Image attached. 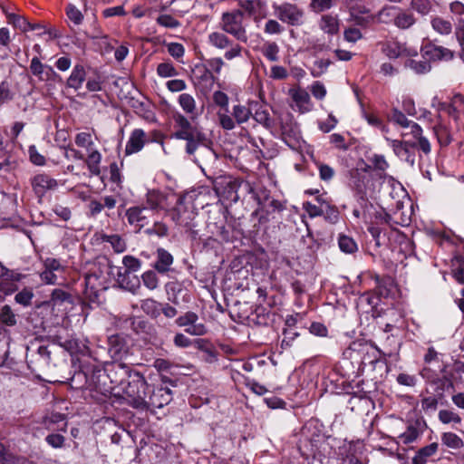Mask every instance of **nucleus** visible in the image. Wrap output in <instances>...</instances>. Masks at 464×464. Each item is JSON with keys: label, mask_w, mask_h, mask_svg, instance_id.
<instances>
[{"label": "nucleus", "mask_w": 464, "mask_h": 464, "mask_svg": "<svg viewBox=\"0 0 464 464\" xmlns=\"http://www.w3.org/2000/svg\"><path fill=\"white\" fill-rule=\"evenodd\" d=\"M244 13L239 10L225 12L221 15L219 26L221 31H214L208 35V43L219 51H225L224 59L231 61L242 57L243 47L235 43L227 34L236 40L246 43L248 36L243 24Z\"/></svg>", "instance_id": "f257e3e1"}, {"label": "nucleus", "mask_w": 464, "mask_h": 464, "mask_svg": "<svg viewBox=\"0 0 464 464\" xmlns=\"http://www.w3.org/2000/svg\"><path fill=\"white\" fill-rule=\"evenodd\" d=\"M390 121L403 129L401 131L402 138L412 137L418 140L420 150L424 154L428 155L430 152V143L428 139L423 136L422 129L418 123L408 120L405 114L397 108L392 110Z\"/></svg>", "instance_id": "f03ea898"}, {"label": "nucleus", "mask_w": 464, "mask_h": 464, "mask_svg": "<svg viewBox=\"0 0 464 464\" xmlns=\"http://www.w3.org/2000/svg\"><path fill=\"white\" fill-rule=\"evenodd\" d=\"M149 388L150 385L144 376L140 372H135L122 389L124 400L132 408L141 411L142 406L146 403Z\"/></svg>", "instance_id": "7ed1b4c3"}, {"label": "nucleus", "mask_w": 464, "mask_h": 464, "mask_svg": "<svg viewBox=\"0 0 464 464\" xmlns=\"http://www.w3.org/2000/svg\"><path fill=\"white\" fill-rule=\"evenodd\" d=\"M244 183L246 181L230 175H220L212 179L213 189L217 195L233 202L239 199V191H244Z\"/></svg>", "instance_id": "20e7f679"}, {"label": "nucleus", "mask_w": 464, "mask_h": 464, "mask_svg": "<svg viewBox=\"0 0 464 464\" xmlns=\"http://www.w3.org/2000/svg\"><path fill=\"white\" fill-rule=\"evenodd\" d=\"M275 16L284 24L291 26H300L304 23V10L295 4L284 2L273 4Z\"/></svg>", "instance_id": "39448f33"}, {"label": "nucleus", "mask_w": 464, "mask_h": 464, "mask_svg": "<svg viewBox=\"0 0 464 464\" xmlns=\"http://www.w3.org/2000/svg\"><path fill=\"white\" fill-rule=\"evenodd\" d=\"M386 140L392 149L394 154L401 160L406 161L411 166L415 164V152L414 149H420L417 140L411 138H403V140H392L387 138Z\"/></svg>", "instance_id": "423d86ee"}, {"label": "nucleus", "mask_w": 464, "mask_h": 464, "mask_svg": "<svg viewBox=\"0 0 464 464\" xmlns=\"http://www.w3.org/2000/svg\"><path fill=\"white\" fill-rule=\"evenodd\" d=\"M169 213L178 226L189 229L194 227L193 220L196 218V212L191 207L186 205L185 197H178L175 207Z\"/></svg>", "instance_id": "0eeeda50"}, {"label": "nucleus", "mask_w": 464, "mask_h": 464, "mask_svg": "<svg viewBox=\"0 0 464 464\" xmlns=\"http://www.w3.org/2000/svg\"><path fill=\"white\" fill-rule=\"evenodd\" d=\"M171 392L165 387L149 388L146 403L142 406L141 411H154L156 409H160L169 404L171 401Z\"/></svg>", "instance_id": "6e6552de"}, {"label": "nucleus", "mask_w": 464, "mask_h": 464, "mask_svg": "<svg viewBox=\"0 0 464 464\" xmlns=\"http://www.w3.org/2000/svg\"><path fill=\"white\" fill-rule=\"evenodd\" d=\"M175 323L179 327H185V332L193 336H202L208 333L207 326L199 323L198 315L191 311L179 316Z\"/></svg>", "instance_id": "1a4fd4ad"}, {"label": "nucleus", "mask_w": 464, "mask_h": 464, "mask_svg": "<svg viewBox=\"0 0 464 464\" xmlns=\"http://www.w3.org/2000/svg\"><path fill=\"white\" fill-rule=\"evenodd\" d=\"M104 372L107 381L109 380L111 385L114 388L115 386L122 385L127 379L130 380V375L135 373L136 371H131L130 366L115 361L109 364Z\"/></svg>", "instance_id": "9d476101"}, {"label": "nucleus", "mask_w": 464, "mask_h": 464, "mask_svg": "<svg viewBox=\"0 0 464 464\" xmlns=\"http://www.w3.org/2000/svg\"><path fill=\"white\" fill-rule=\"evenodd\" d=\"M370 176L366 169H353L350 171V187L356 191L362 203H367L366 190L370 182Z\"/></svg>", "instance_id": "9b49d317"}, {"label": "nucleus", "mask_w": 464, "mask_h": 464, "mask_svg": "<svg viewBox=\"0 0 464 464\" xmlns=\"http://www.w3.org/2000/svg\"><path fill=\"white\" fill-rule=\"evenodd\" d=\"M88 390L107 396L113 390V386L108 384L107 376L103 370L92 368L91 372L89 371Z\"/></svg>", "instance_id": "f8f14e48"}, {"label": "nucleus", "mask_w": 464, "mask_h": 464, "mask_svg": "<svg viewBox=\"0 0 464 464\" xmlns=\"http://www.w3.org/2000/svg\"><path fill=\"white\" fill-rule=\"evenodd\" d=\"M244 191L252 195V198L258 204V208L253 212V216H258L259 222L267 221L268 218L264 215V205L270 198L269 191L265 188H255L246 181L244 183Z\"/></svg>", "instance_id": "ddd939ff"}, {"label": "nucleus", "mask_w": 464, "mask_h": 464, "mask_svg": "<svg viewBox=\"0 0 464 464\" xmlns=\"http://www.w3.org/2000/svg\"><path fill=\"white\" fill-rule=\"evenodd\" d=\"M175 132L172 137L178 140L191 138L192 134L201 132L202 130L193 126L191 122L183 114L178 112L173 115Z\"/></svg>", "instance_id": "4468645a"}, {"label": "nucleus", "mask_w": 464, "mask_h": 464, "mask_svg": "<svg viewBox=\"0 0 464 464\" xmlns=\"http://www.w3.org/2000/svg\"><path fill=\"white\" fill-rule=\"evenodd\" d=\"M31 185L35 195L42 198L47 191L56 189L58 181L46 173H40L32 178Z\"/></svg>", "instance_id": "2eb2a0df"}, {"label": "nucleus", "mask_w": 464, "mask_h": 464, "mask_svg": "<svg viewBox=\"0 0 464 464\" xmlns=\"http://www.w3.org/2000/svg\"><path fill=\"white\" fill-rule=\"evenodd\" d=\"M108 351L114 361H120L129 354V345L123 336L113 334L108 338Z\"/></svg>", "instance_id": "dca6fc26"}, {"label": "nucleus", "mask_w": 464, "mask_h": 464, "mask_svg": "<svg viewBox=\"0 0 464 464\" xmlns=\"http://www.w3.org/2000/svg\"><path fill=\"white\" fill-rule=\"evenodd\" d=\"M127 220L130 225L135 226L140 230L150 222L149 208L143 206L130 207L126 210Z\"/></svg>", "instance_id": "f3484780"}, {"label": "nucleus", "mask_w": 464, "mask_h": 464, "mask_svg": "<svg viewBox=\"0 0 464 464\" xmlns=\"http://www.w3.org/2000/svg\"><path fill=\"white\" fill-rule=\"evenodd\" d=\"M29 68L31 73L42 82H48L58 76L52 66L43 63L36 56L32 58Z\"/></svg>", "instance_id": "a211bd4d"}, {"label": "nucleus", "mask_w": 464, "mask_h": 464, "mask_svg": "<svg viewBox=\"0 0 464 464\" xmlns=\"http://www.w3.org/2000/svg\"><path fill=\"white\" fill-rule=\"evenodd\" d=\"M422 57L430 61H450L454 57L451 50L435 44H426L422 49Z\"/></svg>", "instance_id": "6ab92c4d"}, {"label": "nucleus", "mask_w": 464, "mask_h": 464, "mask_svg": "<svg viewBox=\"0 0 464 464\" xmlns=\"http://www.w3.org/2000/svg\"><path fill=\"white\" fill-rule=\"evenodd\" d=\"M148 142V137L141 129H134L125 146V154L131 155L140 152Z\"/></svg>", "instance_id": "aec40b11"}, {"label": "nucleus", "mask_w": 464, "mask_h": 464, "mask_svg": "<svg viewBox=\"0 0 464 464\" xmlns=\"http://www.w3.org/2000/svg\"><path fill=\"white\" fill-rule=\"evenodd\" d=\"M52 352L45 345H40L35 353L32 355L31 362L34 364V371H44L52 365Z\"/></svg>", "instance_id": "412c9836"}, {"label": "nucleus", "mask_w": 464, "mask_h": 464, "mask_svg": "<svg viewBox=\"0 0 464 464\" xmlns=\"http://www.w3.org/2000/svg\"><path fill=\"white\" fill-rule=\"evenodd\" d=\"M289 95L295 102L298 111L301 113L307 112L312 108L309 93L302 88H293L289 90Z\"/></svg>", "instance_id": "4be33fe9"}, {"label": "nucleus", "mask_w": 464, "mask_h": 464, "mask_svg": "<svg viewBox=\"0 0 464 464\" xmlns=\"http://www.w3.org/2000/svg\"><path fill=\"white\" fill-rule=\"evenodd\" d=\"M318 26L324 34L334 36L340 31V19L331 14H324L318 21Z\"/></svg>", "instance_id": "5701e85b"}, {"label": "nucleus", "mask_w": 464, "mask_h": 464, "mask_svg": "<svg viewBox=\"0 0 464 464\" xmlns=\"http://www.w3.org/2000/svg\"><path fill=\"white\" fill-rule=\"evenodd\" d=\"M44 424L49 430V435H59L58 432L65 431L67 422L65 416L61 413H53L44 420Z\"/></svg>", "instance_id": "b1692460"}, {"label": "nucleus", "mask_w": 464, "mask_h": 464, "mask_svg": "<svg viewBox=\"0 0 464 464\" xmlns=\"http://www.w3.org/2000/svg\"><path fill=\"white\" fill-rule=\"evenodd\" d=\"M172 255L164 248H159L157 250V259L154 264V268L161 274H165L170 270V266L173 264Z\"/></svg>", "instance_id": "393cba45"}, {"label": "nucleus", "mask_w": 464, "mask_h": 464, "mask_svg": "<svg viewBox=\"0 0 464 464\" xmlns=\"http://www.w3.org/2000/svg\"><path fill=\"white\" fill-rule=\"evenodd\" d=\"M83 160L92 176H99L101 174L102 154L98 150L92 149L88 150V156Z\"/></svg>", "instance_id": "a878e982"}, {"label": "nucleus", "mask_w": 464, "mask_h": 464, "mask_svg": "<svg viewBox=\"0 0 464 464\" xmlns=\"http://www.w3.org/2000/svg\"><path fill=\"white\" fill-rule=\"evenodd\" d=\"M407 48L397 41H387L382 44V52L390 59H396L406 53Z\"/></svg>", "instance_id": "bb28decb"}, {"label": "nucleus", "mask_w": 464, "mask_h": 464, "mask_svg": "<svg viewBox=\"0 0 464 464\" xmlns=\"http://www.w3.org/2000/svg\"><path fill=\"white\" fill-rule=\"evenodd\" d=\"M165 200L166 197L163 193L158 190H150L146 195V206L144 207L149 208L150 213L154 210L163 209Z\"/></svg>", "instance_id": "cd10ccee"}, {"label": "nucleus", "mask_w": 464, "mask_h": 464, "mask_svg": "<svg viewBox=\"0 0 464 464\" xmlns=\"http://www.w3.org/2000/svg\"><path fill=\"white\" fill-rule=\"evenodd\" d=\"M85 70L84 67L81 64H76L69 78L67 79L66 85L69 88H72L74 90H79L83 82L85 81Z\"/></svg>", "instance_id": "c85d7f7f"}, {"label": "nucleus", "mask_w": 464, "mask_h": 464, "mask_svg": "<svg viewBox=\"0 0 464 464\" xmlns=\"http://www.w3.org/2000/svg\"><path fill=\"white\" fill-rule=\"evenodd\" d=\"M430 24L435 32L442 35H449L453 30V24L450 20L438 15L431 17Z\"/></svg>", "instance_id": "c756f323"}, {"label": "nucleus", "mask_w": 464, "mask_h": 464, "mask_svg": "<svg viewBox=\"0 0 464 464\" xmlns=\"http://www.w3.org/2000/svg\"><path fill=\"white\" fill-rule=\"evenodd\" d=\"M183 140L187 141L186 152L189 155H193L200 144H205L208 141L207 136L203 131L192 134L191 138L188 137Z\"/></svg>", "instance_id": "7c9ffc66"}, {"label": "nucleus", "mask_w": 464, "mask_h": 464, "mask_svg": "<svg viewBox=\"0 0 464 464\" xmlns=\"http://www.w3.org/2000/svg\"><path fill=\"white\" fill-rule=\"evenodd\" d=\"M415 17L411 13L400 10L393 18L394 24L402 30L408 29L415 24Z\"/></svg>", "instance_id": "2f4dec72"}, {"label": "nucleus", "mask_w": 464, "mask_h": 464, "mask_svg": "<svg viewBox=\"0 0 464 464\" xmlns=\"http://www.w3.org/2000/svg\"><path fill=\"white\" fill-rule=\"evenodd\" d=\"M179 104L182 110L191 115V119L194 120L196 113V101L192 95L188 93H182L179 96Z\"/></svg>", "instance_id": "473e14b6"}, {"label": "nucleus", "mask_w": 464, "mask_h": 464, "mask_svg": "<svg viewBox=\"0 0 464 464\" xmlns=\"http://www.w3.org/2000/svg\"><path fill=\"white\" fill-rule=\"evenodd\" d=\"M349 21L353 23L355 25L367 28L369 24L373 21L372 15H361L354 7L349 11Z\"/></svg>", "instance_id": "72a5a7b5"}, {"label": "nucleus", "mask_w": 464, "mask_h": 464, "mask_svg": "<svg viewBox=\"0 0 464 464\" xmlns=\"http://www.w3.org/2000/svg\"><path fill=\"white\" fill-rule=\"evenodd\" d=\"M88 371L76 372L70 379V385L74 389H86L88 390Z\"/></svg>", "instance_id": "f704fd0d"}, {"label": "nucleus", "mask_w": 464, "mask_h": 464, "mask_svg": "<svg viewBox=\"0 0 464 464\" xmlns=\"http://www.w3.org/2000/svg\"><path fill=\"white\" fill-rule=\"evenodd\" d=\"M232 115L235 119L236 123L242 124L246 122L252 116V112L249 108L244 105H235L233 107Z\"/></svg>", "instance_id": "c9c22d12"}, {"label": "nucleus", "mask_w": 464, "mask_h": 464, "mask_svg": "<svg viewBox=\"0 0 464 464\" xmlns=\"http://www.w3.org/2000/svg\"><path fill=\"white\" fill-rule=\"evenodd\" d=\"M229 110L218 111L217 113L220 126L226 130H231L236 127V121L233 116H230Z\"/></svg>", "instance_id": "e433bc0d"}, {"label": "nucleus", "mask_w": 464, "mask_h": 464, "mask_svg": "<svg viewBox=\"0 0 464 464\" xmlns=\"http://www.w3.org/2000/svg\"><path fill=\"white\" fill-rule=\"evenodd\" d=\"M224 65L225 62L223 58L213 57L206 60L204 66L206 67V72L212 75L213 73L219 74Z\"/></svg>", "instance_id": "4c0bfd02"}, {"label": "nucleus", "mask_w": 464, "mask_h": 464, "mask_svg": "<svg viewBox=\"0 0 464 464\" xmlns=\"http://www.w3.org/2000/svg\"><path fill=\"white\" fill-rule=\"evenodd\" d=\"M338 245L340 249L347 254L354 253L357 250V244L353 238L345 235L339 236Z\"/></svg>", "instance_id": "58836bf2"}, {"label": "nucleus", "mask_w": 464, "mask_h": 464, "mask_svg": "<svg viewBox=\"0 0 464 464\" xmlns=\"http://www.w3.org/2000/svg\"><path fill=\"white\" fill-rule=\"evenodd\" d=\"M65 302L72 303V295L69 293L59 288L54 289L52 292L50 299V303L52 304V305H61Z\"/></svg>", "instance_id": "ea45409f"}, {"label": "nucleus", "mask_w": 464, "mask_h": 464, "mask_svg": "<svg viewBox=\"0 0 464 464\" xmlns=\"http://www.w3.org/2000/svg\"><path fill=\"white\" fill-rule=\"evenodd\" d=\"M122 263L126 268V275L124 276V278L120 280L121 284H124L125 282V276H129L130 272H136L140 267V262L138 258L131 256H126L122 259Z\"/></svg>", "instance_id": "a19ab883"}, {"label": "nucleus", "mask_w": 464, "mask_h": 464, "mask_svg": "<svg viewBox=\"0 0 464 464\" xmlns=\"http://www.w3.org/2000/svg\"><path fill=\"white\" fill-rule=\"evenodd\" d=\"M278 53L279 47L277 44L275 42H269L265 44L262 49V53L264 54V56L271 62L278 61Z\"/></svg>", "instance_id": "79ce46f5"}, {"label": "nucleus", "mask_w": 464, "mask_h": 464, "mask_svg": "<svg viewBox=\"0 0 464 464\" xmlns=\"http://www.w3.org/2000/svg\"><path fill=\"white\" fill-rule=\"evenodd\" d=\"M0 322L7 326L16 324V316L7 304L4 305L0 311Z\"/></svg>", "instance_id": "37998d69"}, {"label": "nucleus", "mask_w": 464, "mask_h": 464, "mask_svg": "<svg viewBox=\"0 0 464 464\" xmlns=\"http://www.w3.org/2000/svg\"><path fill=\"white\" fill-rule=\"evenodd\" d=\"M335 4V0H311L309 8L314 13H322L331 9Z\"/></svg>", "instance_id": "c03bdc74"}, {"label": "nucleus", "mask_w": 464, "mask_h": 464, "mask_svg": "<svg viewBox=\"0 0 464 464\" xmlns=\"http://www.w3.org/2000/svg\"><path fill=\"white\" fill-rule=\"evenodd\" d=\"M157 73L160 77L167 78L177 76L179 72L171 63L166 62L161 63L157 66Z\"/></svg>", "instance_id": "a18cd8bd"}, {"label": "nucleus", "mask_w": 464, "mask_h": 464, "mask_svg": "<svg viewBox=\"0 0 464 464\" xmlns=\"http://www.w3.org/2000/svg\"><path fill=\"white\" fill-rule=\"evenodd\" d=\"M455 36L461 47L460 58L464 62V18H458L455 24Z\"/></svg>", "instance_id": "49530a36"}, {"label": "nucleus", "mask_w": 464, "mask_h": 464, "mask_svg": "<svg viewBox=\"0 0 464 464\" xmlns=\"http://www.w3.org/2000/svg\"><path fill=\"white\" fill-rule=\"evenodd\" d=\"M75 144L78 147L84 148L87 150L92 149L94 142L92 140V134L89 132H80L75 136Z\"/></svg>", "instance_id": "de8ad7c7"}, {"label": "nucleus", "mask_w": 464, "mask_h": 464, "mask_svg": "<svg viewBox=\"0 0 464 464\" xmlns=\"http://www.w3.org/2000/svg\"><path fill=\"white\" fill-rule=\"evenodd\" d=\"M332 62L329 59H319L314 63V67L311 70V74L314 77H320L323 75L331 65Z\"/></svg>", "instance_id": "09e8293b"}, {"label": "nucleus", "mask_w": 464, "mask_h": 464, "mask_svg": "<svg viewBox=\"0 0 464 464\" xmlns=\"http://www.w3.org/2000/svg\"><path fill=\"white\" fill-rule=\"evenodd\" d=\"M157 24L165 28H178L180 26V22L170 14H160L157 18Z\"/></svg>", "instance_id": "8fccbe9b"}, {"label": "nucleus", "mask_w": 464, "mask_h": 464, "mask_svg": "<svg viewBox=\"0 0 464 464\" xmlns=\"http://www.w3.org/2000/svg\"><path fill=\"white\" fill-rule=\"evenodd\" d=\"M283 335L284 338L281 342V348L286 350L293 346L295 339L299 336V333L293 329H284Z\"/></svg>", "instance_id": "3c124183"}, {"label": "nucleus", "mask_w": 464, "mask_h": 464, "mask_svg": "<svg viewBox=\"0 0 464 464\" xmlns=\"http://www.w3.org/2000/svg\"><path fill=\"white\" fill-rule=\"evenodd\" d=\"M160 304L153 299H146L141 303V309L149 315L156 317L160 314Z\"/></svg>", "instance_id": "603ef678"}, {"label": "nucleus", "mask_w": 464, "mask_h": 464, "mask_svg": "<svg viewBox=\"0 0 464 464\" xmlns=\"http://www.w3.org/2000/svg\"><path fill=\"white\" fill-rule=\"evenodd\" d=\"M285 31L284 26L276 19H268L264 26L266 34H281Z\"/></svg>", "instance_id": "864d4df0"}, {"label": "nucleus", "mask_w": 464, "mask_h": 464, "mask_svg": "<svg viewBox=\"0 0 464 464\" xmlns=\"http://www.w3.org/2000/svg\"><path fill=\"white\" fill-rule=\"evenodd\" d=\"M362 37V33L355 26L347 27L343 31V39L348 43L355 44Z\"/></svg>", "instance_id": "5fc2aeb1"}, {"label": "nucleus", "mask_w": 464, "mask_h": 464, "mask_svg": "<svg viewBox=\"0 0 464 464\" xmlns=\"http://www.w3.org/2000/svg\"><path fill=\"white\" fill-rule=\"evenodd\" d=\"M169 233V227L168 226L160 221L154 222L153 226L148 229H146V234L150 235H156L160 237H163L168 236Z\"/></svg>", "instance_id": "6e6d98bb"}, {"label": "nucleus", "mask_w": 464, "mask_h": 464, "mask_svg": "<svg viewBox=\"0 0 464 464\" xmlns=\"http://www.w3.org/2000/svg\"><path fill=\"white\" fill-rule=\"evenodd\" d=\"M412 8L420 14H428L432 9L431 0H411Z\"/></svg>", "instance_id": "4d7b16f0"}, {"label": "nucleus", "mask_w": 464, "mask_h": 464, "mask_svg": "<svg viewBox=\"0 0 464 464\" xmlns=\"http://www.w3.org/2000/svg\"><path fill=\"white\" fill-rule=\"evenodd\" d=\"M33 297V291L30 288H24L22 291L15 295L14 300L16 303L24 306H28L31 304Z\"/></svg>", "instance_id": "13d9d810"}, {"label": "nucleus", "mask_w": 464, "mask_h": 464, "mask_svg": "<svg viewBox=\"0 0 464 464\" xmlns=\"http://www.w3.org/2000/svg\"><path fill=\"white\" fill-rule=\"evenodd\" d=\"M212 98H213L214 103L217 106L220 107L219 111H222V110L227 111V109H228L229 98L227 93H225L224 92H221V91H216V92H214Z\"/></svg>", "instance_id": "bf43d9fd"}, {"label": "nucleus", "mask_w": 464, "mask_h": 464, "mask_svg": "<svg viewBox=\"0 0 464 464\" xmlns=\"http://www.w3.org/2000/svg\"><path fill=\"white\" fill-rule=\"evenodd\" d=\"M408 65L417 73H425L430 70V64L428 59L423 61L411 60Z\"/></svg>", "instance_id": "052dcab7"}, {"label": "nucleus", "mask_w": 464, "mask_h": 464, "mask_svg": "<svg viewBox=\"0 0 464 464\" xmlns=\"http://www.w3.org/2000/svg\"><path fill=\"white\" fill-rule=\"evenodd\" d=\"M106 241L111 244L117 253H122L126 249V244L119 235L108 236Z\"/></svg>", "instance_id": "680f3d73"}, {"label": "nucleus", "mask_w": 464, "mask_h": 464, "mask_svg": "<svg viewBox=\"0 0 464 464\" xmlns=\"http://www.w3.org/2000/svg\"><path fill=\"white\" fill-rule=\"evenodd\" d=\"M142 281L145 286L150 290H154L158 287L159 279L155 272L147 271L142 275Z\"/></svg>", "instance_id": "e2e57ef3"}, {"label": "nucleus", "mask_w": 464, "mask_h": 464, "mask_svg": "<svg viewBox=\"0 0 464 464\" xmlns=\"http://www.w3.org/2000/svg\"><path fill=\"white\" fill-rule=\"evenodd\" d=\"M29 158L33 164L36 166L45 165V158L40 154L34 145H31L28 149Z\"/></svg>", "instance_id": "0e129e2a"}, {"label": "nucleus", "mask_w": 464, "mask_h": 464, "mask_svg": "<svg viewBox=\"0 0 464 464\" xmlns=\"http://www.w3.org/2000/svg\"><path fill=\"white\" fill-rule=\"evenodd\" d=\"M254 119L260 124L270 127L271 126V118L269 116L268 111L266 109H258L256 111L255 114L253 115Z\"/></svg>", "instance_id": "69168bd1"}, {"label": "nucleus", "mask_w": 464, "mask_h": 464, "mask_svg": "<svg viewBox=\"0 0 464 464\" xmlns=\"http://www.w3.org/2000/svg\"><path fill=\"white\" fill-rule=\"evenodd\" d=\"M96 44L102 53H109L113 50L111 40L107 35L96 36Z\"/></svg>", "instance_id": "338daca9"}, {"label": "nucleus", "mask_w": 464, "mask_h": 464, "mask_svg": "<svg viewBox=\"0 0 464 464\" xmlns=\"http://www.w3.org/2000/svg\"><path fill=\"white\" fill-rule=\"evenodd\" d=\"M169 53L175 59H180L185 53L184 46L179 43H169L167 45Z\"/></svg>", "instance_id": "774afa93"}]
</instances>
